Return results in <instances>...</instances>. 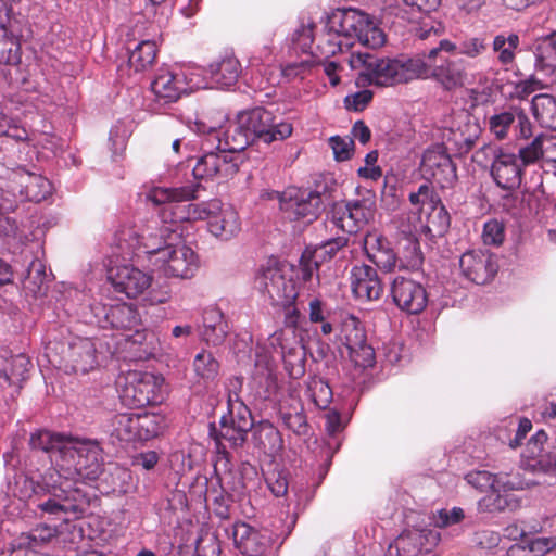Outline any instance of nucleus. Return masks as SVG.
<instances>
[{
	"mask_svg": "<svg viewBox=\"0 0 556 556\" xmlns=\"http://www.w3.org/2000/svg\"><path fill=\"white\" fill-rule=\"evenodd\" d=\"M228 134L218 138L216 151L205 152L193 167V176L202 180H223L232 177L239 168V150L230 149Z\"/></svg>",
	"mask_w": 556,
	"mask_h": 556,
	"instance_id": "nucleus-8",
	"label": "nucleus"
},
{
	"mask_svg": "<svg viewBox=\"0 0 556 556\" xmlns=\"http://www.w3.org/2000/svg\"><path fill=\"white\" fill-rule=\"evenodd\" d=\"M228 333V325L223 313L217 308L205 311L203 316L202 338L208 344H220Z\"/></svg>",
	"mask_w": 556,
	"mask_h": 556,
	"instance_id": "nucleus-34",
	"label": "nucleus"
},
{
	"mask_svg": "<svg viewBox=\"0 0 556 556\" xmlns=\"http://www.w3.org/2000/svg\"><path fill=\"white\" fill-rule=\"evenodd\" d=\"M73 440V437L40 430L31 435L30 445L35 450H41L50 454L53 467L48 471H58V463L64 462L66 455H68L70 447H72Z\"/></svg>",
	"mask_w": 556,
	"mask_h": 556,
	"instance_id": "nucleus-25",
	"label": "nucleus"
},
{
	"mask_svg": "<svg viewBox=\"0 0 556 556\" xmlns=\"http://www.w3.org/2000/svg\"><path fill=\"white\" fill-rule=\"evenodd\" d=\"M502 151V148L485 144L473 153L472 161L481 167H488Z\"/></svg>",
	"mask_w": 556,
	"mask_h": 556,
	"instance_id": "nucleus-63",
	"label": "nucleus"
},
{
	"mask_svg": "<svg viewBox=\"0 0 556 556\" xmlns=\"http://www.w3.org/2000/svg\"><path fill=\"white\" fill-rule=\"evenodd\" d=\"M320 258L311 250H305L300 260V270L303 280H311L318 270Z\"/></svg>",
	"mask_w": 556,
	"mask_h": 556,
	"instance_id": "nucleus-61",
	"label": "nucleus"
},
{
	"mask_svg": "<svg viewBox=\"0 0 556 556\" xmlns=\"http://www.w3.org/2000/svg\"><path fill=\"white\" fill-rule=\"evenodd\" d=\"M279 208L286 219L307 225L319 216L323 201L318 192L291 187L279 195Z\"/></svg>",
	"mask_w": 556,
	"mask_h": 556,
	"instance_id": "nucleus-11",
	"label": "nucleus"
},
{
	"mask_svg": "<svg viewBox=\"0 0 556 556\" xmlns=\"http://www.w3.org/2000/svg\"><path fill=\"white\" fill-rule=\"evenodd\" d=\"M219 370V364L214 355L205 350L199 352L193 359V371L202 380H213Z\"/></svg>",
	"mask_w": 556,
	"mask_h": 556,
	"instance_id": "nucleus-44",
	"label": "nucleus"
},
{
	"mask_svg": "<svg viewBox=\"0 0 556 556\" xmlns=\"http://www.w3.org/2000/svg\"><path fill=\"white\" fill-rule=\"evenodd\" d=\"M363 247L367 257L381 270L393 271L397 265V257L390 242L377 231L368 232Z\"/></svg>",
	"mask_w": 556,
	"mask_h": 556,
	"instance_id": "nucleus-27",
	"label": "nucleus"
},
{
	"mask_svg": "<svg viewBox=\"0 0 556 556\" xmlns=\"http://www.w3.org/2000/svg\"><path fill=\"white\" fill-rule=\"evenodd\" d=\"M289 331L283 329L275 331L267 340L268 350L266 352V361L270 364V361L276 356L283 359L286 366L292 365L293 362L290 359L292 356H295V363H298V367L295 368L296 376L303 374V353L300 355L296 354V350L293 348H289L287 344Z\"/></svg>",
	"mask_w": 556,
	"mask_h": 556,
	"instance_id": "nucleus-32",
	"label": "nucleus"
},
{
	"mask_svg": "<svg viewBox=\"0 0 556 556\" xmlns=\"http://www.w3.org/2000/svg\"><path fill=\"white\" fill-rule=\"evenodd\" d=\"M519 43L520 40L517 34L496 35L492 42V49L496 53L497 61L504 66L511 65L515 62Z\"/></svg>",
	"mask_w": 556,
	"mask_h": 556,
	"instance_id": "nucleus-36",
	"label": "nucleus"
},
{
	"mask_svg": "<svg viewBox=\"0 0 556 556\" xmlns=\"http://www.w3.org/2000/svg\"><path fill=\"white\" fill-rule=\"evenodd\" d=\"M341 340L356 366L366 368L374 365V349L366 343L364 329L357 318L349 316L342 321Z\"/></svg>",
	"mask_w": 556,
	"mask_h": 556,
	"instance_id": "nucleus-15",
	"label": "nucleus"
},
{
	"mask_svg": "<svg viewBox=\"0 0 556 556\" xmlns=\"http://www.w3.org/2000/svg\"><path fill=\"white\" fill-rule=\"evenodd\" d=\"M330 146L333 150L336 160L345 161L352 155L354 142L349 137L341 138L336 136L330 138Z\"/></svg>",
	"mask_w": 556,
	"mask_h": 556,
	"instance_id": "nucleus-60",
	"label": "nucleus"
},
{
	"mask_svg": "<svg viewBox=\"0 0 556 556\" xmlns=\"http://www.w3.org/2000/svg\"><path fill=\"white\" fill-rule=\"evenodd\" d=\"M344 61L354 70L362 68L359 79L363 83L380 87L407 83L426 74V65L420 59H377L357 52Z\"/></svg>",
	"mask_w": 556,
	"mask_h": 556,
	"instance_id": "nucleus-2",
	"label": "nucleus"
},
{
	"mask_svg": "<svg viewBox=\"0 0 556 556\" xmlns=\"http://www.w3.org/2000/svg\"><path fill=\"white\" fill-rule=\"evenodd\" d=\"M253 427V419L248 406L238 397L229 395L228 413L220 418L219 437L233 447L242 445L249 431Z\"/></svg>",
	"mask_w": 556,
	"mask_h": 556,
	"instance_id": "nucleus-12",
	"label": "nucleus"
},
{
	"mask_svg": "<svg viewBox=\"0 0 556 556\" xmlns=\"http://www.w3.org/2000/svg\"><path fill=\"white\" fill-rule=\"evenodd\" d=\"M359 43L368 48H380L386 42V35L381 28L368 16L366 26H363L356 38Z\"/></svg>",
	"mask_w": 556,
	"mask_h": 556,
	"instance_id": "nucleus-50",
	"label": "nucleus"
},
{
	"mask_svg": "<svg viewBox=\"0 0 556 556\" xmlns=\"http://www.w3.org/2000/svg\"><path fill=\"white\" fill-rule=\"evenodd\" d=\"M536 66L546 72L556 70V35L538 40L535 46Z\"/></svg>",
	"mask_w": 556,
	"mask_h": 556,
	"instance_id": "nucleus-41",
	"label": "nucleus"
},
{
	"mask_svg": "<svg viewBox=\"0 0 556 556\" xmlns=\"http://www.w3.org/2000/svg\"><path fill=\"white\" fill-rule=\"evenodd\" d=\"M199 186H184L178 188H153L148 198L155 204H164L159 218L164 223H172L177 227L181 222H208L210 216L219 208L218 200L201 203L182 204V202L195 199Z\"/></svg>",
	"mask_w": 556,
	"mask_h": 556,
	"instance_id": "nucleus-3",
	"label": "nucleus"
},
{
	"mask_svg": "<svg viewBox=\"0 0 556 556\" xmlns=\"http://www.w3.org/2000/svg\"><path fill=\"white\" fill-rule=\"evenodd\" d=\"M64 462L58 463V471H46L40 480L24 478L30 493L22 496L34 498L42 516L65 523L83 518L89 508V498L73 483L78 480L93 481L103 472L102 451L96 441L74 438Z\"/></svg>",
	"mask_w": 556,
	"mask_h": 556,
	"instance_id": "nucleus-1",
	"label": "nucleus"
},
{
	"mask_svg": "<svg viewBox=\"0 0 556 556\" xmlns=\"http://www.w3.org/2000/svg\"><path fill=\"white\" fill-rule=\"evenodd\" d=\"M307 394L319 408H327L332 400V390L329 384L319 377H312L307 381Z\"/></svg>",
	"mask_w": 556,
	"mask_h": 556,
	"instance_id": "nucleus-45",
	"label": "nucleus"
},
{
	"mask_svg": "<svg viewBox=\"0 0 556 556\" xmlns=\"http://www.w3.org/2000/svg\"><path fill=\"white\" fill-rule=\"evenodd\" d=\"M116 386L125 405L142 407L162 400L164 378L151 372L131 370L118 376Z\"/></svg>",
	"mask_w": 556,
	"mask_h": 556,
	"instance_id": "nucleus-7",
	"label": "nucleus"
},
{
	"mask_svg": "<svg viewBox=\"0 0 556 556\" xmlns=\"http://www.w3.org/2000/svg\"><path fill=\"white\" fill-rule=\"evenodd\" d=\"M207 229L214 237L228 241L241 230V222L236 210L219 202V208L208 219Z\"/></svg>",
	"mask_w": 556,
	"mask_h": 556,
	"instance_id": "nucleus-28",
	"label": "nucleus"
},
{
	"mask_svg": "<svg viewBox=\"0 0 556 556\" xmlns=\"http://www.w3.org/2000/svg\"><path fill=\"white\" fill-rule=\"evenodd\" d=\"M441 200L433 191V189L427 185L422 184L416 192H412L409 194L410 203L419 207V211L426 213L431 206L439 203Z\"/></svg>",
	"mask_w": 556,
	"mask_h": 556,
	"instance_id": "nucleus-53",
	"label": "nucleus"
},
{
	"mask_svg": "<svg viewBox=\"0 0 556 556\" xmlns=\"http://www.w3.org/2000/svg\"><path fill=\"white\" fill-rule=\"evenodd\" d=\"M240 63L232 54H226L208 67L211 85L224 88L232 86L240 74Z\"/></svg>",
	"mask_w": 556,
	"mask_h": 556,
	"instance_id": "nucleus-33",
	"label": "nucleus"
},
{
	"mask_svg": "<svg viewBox=\"0 0 556 556\" xmlns=\"http://www.w3.org/2000/svg\"><path fill=\"white\" fill-rule=\"evenodd\" d=\"M130 136L129 127L118 122L110 130V143L113 154L119 155L126 149L127 140Z\"/></svg>",
	"mask_w": 556,
	"mask_h": 556,
	"instance_id": "nucleus-56",
	"label": "nucleus"
},
{
	"mask_svg": "<svg viewBox=\"0 0 556 556\" xmlns=\"http://www.w3.org/2000/svg\"><path fill=\"white\" fill-rule=\"evenodd\" d=\"M544 144L545 135H539L530 143L521 147L517 154L521 165L525 167L534 164L540 159H544Z\"/></svg>",
	"mask_w": 556,
	"mask_h": 556,
	"instance_id": "nucleus-48",
	"label": "nucleus"
},
{
	"mask_svg": "<svg viewBox=\"0 0 556 556\" xmlns=\"http://www.w3.org/2000/svg\"><path fill=\"white\" fill-rule=\"evenodd\" d=\"M368 15L355 9H338L332 12L327 21L326 27L339 33L349 42L357 38L358 33L366 26Z\"/></svg>",
	"mask_w": 556,
	"mask_h": 556,
	"instance_id": "nucleus-26",
	"label": "nucleus"
},
{
	"mask_svg": "<svg viewBox=\"0 0 556 556\" xmlns=\"http://www.w3.org/2000/svg\"><path fill=\"white\" fill-rule=\"evenodd\" d=\"M21 45L16 37L0 27V64L17 66L21 63Z\"/></svg>",
	"mask_w": 556,
	"mask_h": 556,
	"instance_id": "nucleus-40",
	"label": "nucleus"
},
{
	"mask_svg": "<svg viewBox=\"0 0 556 556\" xmlns=\"http://www.w3.org/2000/svg\"><path fill=\"white\" fill-rule=\"evenodd\" d=\"M288 534L278 541L268 529H256L245 522L235 523L232 531L236 547L245 556H266L275 544L279 549Z\"/></svg>",
	"mask_w": 556,
	"mask_h": 556,
	"instance_id": "nucleus-13",
	"label": "nucleus"
},
{
	"mask_svg": "<svg viewBox=\"0 0 556 556\" xmlns=\"http://www.w3.org/2000/svg\"><path fill=\"white\" fill-rule=\"evenodd\" d=\"M478 505L482 511L494 513L506 508H515L518 506V503L508 495H501V492H492V494L480 500Z\"/></svg>",
	"mask_w": 556,
	"mask_h": 556,
	"instance_id": "nucleus-52",
	"label": "nucleus"
},
{
	"mask_svg": "<svg viewBox=\"0 0 556 556\" xmlns=\"http://www.w3.org/2000/svg\"><path fill=\"white\" fill-rule=\"evenodd\" d=\"M468 484L475 489L485 492L491 490L492 492H500L498 490V473L493 475L486 470L471 471L466 476Z\"/></svg>",
	"mask_w": 556,
	"mask_h": 556,
	"instance_id": "nucleus-51",
	"label": "nucleus"
},
{
	"mask_svg": "<svg viewBox=\"0 0 556 556\" xmlns=\"http://www.w3.org/2000/svg\"><path fill=\"white\" fill-rule=\"evenodd\" d=\"M30 367L29 357L22 353L3 359L0 364V392L14 397L27 379Z\"/></svg>",
	"mask_w": 556,
	"mask_h": 556,
	"instance_id": "nucleus-22",
	"label": "nucleus"
},
{
	"mask_svg": "<svg viewBox=\"0 0 556 556\" xmlns=\"http://www.w3.org/2000/svg\"><path fill=\"white\" fill-rule=\"evenodd\" d=\"M531 556H543L556 547L555 536H540L531 540L528 544Z\"/></svg>",
	"mask_w": 556,
	"mask_h": 556,
	"instance_id": "nucleus-64",
	"label": "nucleus"
},
{
	"mask_svg": "<svg viewBox=\"0 0 556 556\" xmlns=\"http://www.w3.org/2000/svg\"><path fill=\"white\" fill-rule=\"evenodd\" d=\"M533 482L526 480L519 471L516 472H500L498 473V490L500 492H507L514 490H523L532 485Z\"/></svg>",
	"mask_w": 556,
	"mask_h": 556,
	"instance_id": "nucleus-55",
	"label": "nucleus"
},
{
	"mask_svg": "<svg viewBox=\"0 0 556 556\" xmlns=\"http://www.w3.org/2000/svg\"><path fill=\"white\" fill-rule=\"evenodd\" d=\"M314 66V60L312 56H307L304 60H301L300 62L289 63L286 64L281 73L282 75L288 79H296V78H303L306 73L311 71V68Z\"/></svg>",
	"mask_w": 556,
	"mask_h": 556,
	"instance_id": "nucleus-59",
	"label": "nucleus"
},
{
	"mask_svg": "<svg viewBox=\"0 0 556 556\" xmlns=\"http://www.w3.org/2000/svg\"><path fill=\"white\" fill-rule=\"evenodd\" d=\"M395 304L409 314H419L428 303V295L425 287L406 277H396L391 288Z\"/></svg>",
	"mask_w": 556,
	"mask_h": 556,
	"instance_id": "nucleus-20",
	"label": "nucleus"
},
{
	"mask_svg": "<svg viewBox=\"0 0 556 556\" xmlns=\"http://www.w3.org/2000/svg\"><path fill=\"white\" fill-rule=\"evenodd\" d=\"M67 365L75 374H87L97 366L94 343L87 338L77 339L70 345Z\"/></svg>",
	"mask_w": 556,
	"mask_h": 556,
	"instance_id": "nucleus-30",
	"label": "nucleus"
},
{
	"mask_svg": "<svg viewBox=\"0 0 556 556\" xmlns=\"http://www.w3.org/2000/svg\"><path fill=\"white\" fill-rule=\"evenodd\" d=\"M271 122V113L261 108L240 112L232 126V134L228 135L230 149L242 151L256 140L271 143L291 136L290 123L281 122L274 125Z\"/></svg>",
	"mask_w": 556,
	"mask_h": 556,
	"instance_id": "nucleus-4",
	"label": "nucleus"
},
{
	"mask_svg": "<svg viewBox=\"0 0 556 556\" xmlns=\"http://www.w3.org/2000/svg\"><path fill=\"white\" fill-rule=\"evenodd\" d=\"M464 519V511L462 508L454 507L451 510L441 509L433 516V522L437 527H448L456 525Z\"/></svg>",
	"mask_w": 556,
	"mask_h": 556,
	"instance_id": "nucleus-62",
	"label": "nucleus"
},
{
	"mask_svg": "<svg viewBox=\"0 0 556 556\" xmlns=\"http://www.w3.org/2000/svg\"><path fill=\"white\" fill-rule=\"evenodd\" d=\"M254 287L267 296L273 305L288 307L298 296L292 267L271 260L258 269Z\"/></svg>",
	"mask_w": 556,
	"mask_h": 556,
	"instance_id": "nucleus-6",
	"label": "nucleus"
},
{
	"mask_svg": "<svg viewBox=\"0 0 556 556\" xmlns=\"http://www.w3.org/2000/svg\"><path fill=\"white\" fill-rule=\"evenodd\" d=\"M156 45L151 40H143L130 50L128 64L136 72L149 68L156 58Z\"/></svg>",
	"mask_w": 556,
	"mask_h": 556,
	"instance_id": "nucleus-37",
	"label": "nucleus"
},
{
	"mask_svg": "<svg viewBox=\"0 0 556 556\" xmlns=\"http://www.w3.org/2000/svg\"><path fill=\"white\" fill-rule=\"evenodd\" d=\"M160 226L159 220H152L144 229L138 231L131 227H125L115 236L118 249L126 255L135 250H141L150 256V262L156 261L160 252L169 245L170 241L179 239L178 227L172 223H164Z\"/></svg>",
	"mask_w": 556,
	"mask_h": 556,
	"instance_id": "nucleus-5",
	"label": "nucleus"
},
{
	"mask_svg": "<svg viewBox=\"0 0 556 556\" xmlns=\"http://www.w3.org/2000/svg\"><path fill=\"white\" fill-rule=\"evenodd\" d=\"M7 180L12 182L18 199L41 202L52 193L51 182L41 175L33 174L22 167L7 174Z\"/></svg>",
	"mask_w": 556,
	"mask_h": 556,
	"instance_id": "nucleus-19",
	"label": "nucleus"
},
{
	"mask_svg": "<svg viewBox=\"0 0 556 556\" xmlns=\"http://www.w3.org/2000/svg\"><path fill=\"white\" fill-rule=\"evenodd\" d=\"M352 47L353 42H349L339 33L326 27V33L317 45V58L329 59L334 56L338 52L348 51Z\"/></svg>",
	"mask_w": 556,
	"mask_h": 556,
	"instance_id": "nucleus-38",
	"label": "nucleus"
},
{
	"mask_svg": "<svg viewBox=\"0 0 556 556\" xmlns=\"http://www.w3.org/2000/svg\"><path fill=\"white\" fill-rule=\"evenodd\" d=\"M109 279L116 291L134 299L143 294L153 281L152 275L129 264L110 268Z\"/></svg>",
	"mask_w": 556,
	"mask_h": 556,
	"instance_id": "nucleus-18",
	"label": "nucleus"
},
{
	"mask_svg": "<svg viewBox=\"0 0 556 556\" xmlns=\"http://www.w3.org/2000/svg\"><path fill=\"white\" fill-rule=\"evenodd\" d=\"M208 84L201 85L193 77L189 83L186 81V75L182 72H173L170 70H160L151 83V90L155 100L167 104L177 101L187 89L207 88Z\"/></svg>",
	"mask_w": 556,
	"mask_h": 556,
	"instance_id": "nucleus-16",
	"label": "nucleus"
},
{
	"mask_svg": "<svg viewBox=\"0 0 556 556\" xmlns=\"http://www.w3.org/2000/svg\"><path fill=\"white\" fill-rule=\"evenodd\" d=\"M376 195L364 192L361 198L333 205L328 222L343 232L355 233L375 218Z\"/></svg>",
	"mask_w": 556,
	"mask_h": 556,
	"instance_id": "nucleus-9",
	"label": "nucleus"
},
{
	"mask_svg": "<svg viewBox=\"0 0 556 556\" xmlns=\"http://www.w3.org/2000/svg\"><path fill=\"white\" fill-rule=\"evenodd\" d=\"M351 288L354 295L363 301H376L383 292V285L371 266L359 264L350 273Z\"/></svg>",
	"mask_w": 556,
	"mask_h": 556,
	"instance_id": "nucleus-24",
	"label": "nucleus"
},
{
	"mask_svg": "<svg viewBox=\"0 0 556 556\" xmlns=\"http://www.w3.org/2000/svg\"><path fill=\"white\" fill-rule=\"evenodd\" d=\"M122 336L124 337L126 345H129L130 350L134 345H139L143 346V354H150L152 352L151 343L154 338L152 332H148L136 327L132 331L123 333Z\"/></svg>",
	"mask_w": 556,
	"mask_h": 556,
	"instance_id": "nucleus-57",
	"label": "nucleus"
},
{
	"mask_svg": "<svg viewBox=\"0 0 556 556\" xmlns=\"http://www.w3.org/2000/svg\"><path fill=\"white\" fill-rule=\"evenodd\" d=\"M47 283V275L41 265L33 263L23 282L24 290L33 296H40L46 293Z\"/></svg>",
	"mask_w": 556,
	"mask_h": 556,
	"instance_id": "nucleus-46",
	"label": "nucleus"
},
{
	"mask_svg": "<svg viewBox=\"0 0 556 556\" xmlns=\"http://www.w3.org/2000/svg\"><path fill=\"white\" fill-rule=\"evenodd\" d=\"M532 114L538 123L556 130V99L546 93L536 94L532 99Z\"/></svg>",
	"mask_w": 556,
	"mask_h": 556,
	"instance_id": "nucleus-35",
	"label": "nucleus"
},
{
	"mask_svg": "<svg viewBox=\"0 0 556 556\" xmlns=\"http://www.w3.org/2000/svg\"><path fill=\"white\" fill-rule=\"evenodd\" d=\"M486 50L484 40L479 37L465 38L458 45V53L468 59H476L483 54Z\"/></svg>",
	"mask_w": 556,
	"mask_h": 556,
	"instance_id": "nucleus-58",
	"label": "nucleus"
},
{
	"mask_svg": "<svg viewBox=\"0 0 556 556\" xmlns=\"http://www.w3.org/2000/svg\"><path fill=\"white\" fill-rule=\"evenodd\" d=\"M437 543V534L430 530L412 529L405 530L395 540V548L399 556H420L429 552Z\"/></svg>",
	"mask_w": 556,
	"mask_h": 556,
	"instance_id": "nucleus-29",
	"label": "nucleus"
},
{
	"mask_svg": "<svg viewBox=\"0 0 556 556\" xmlns=\"http://www.w3.org/2000/svg\"><path fill=\"white\" fill-rule=\"evenodd\" d=\"M481 238L486 245L500 247L505 239L504 223L495 218L485 222Z\"/></svg>",
	"mask_w": 556,
	"mask_h": 556,
	"instance_id": "nucleus-54",
	"label": "nucleus"
},
{
	"mask_svg": "<svg viewBox=\"0 0 556 556\" xmlns=\"http://www.w3.org/2000/svg\"><path fill=\"white\" fill-rule=\"evenodd\" d=\"M425 214L427 215V227L429 230H433L441 235L448 228L450 214L441 200H439V203L431 206Z\"/></svg>",
	"mask_w": 556,
	"mask_h": 556,
	"instance_id": "nucleus-49",
	"label": "nucleus"
},
{
	"mask_svg": "<svg viewBox=\"0 0 556 556\" xmlns=\"http://www.w3.org/2000/svg\"><path fill=\"white\" fill-rule=\"evenodd\" d=\"M424 63L426 71L430 70L432 77L445 89L460 87L466 80V66L462 59L438 58V50H430Z\"/></svg>",
	"mask_w": 556,
	"mask_h": 556,
	"instance_id": "nucleus-17",
	"label": "nucleus"
},
{
	"mask_svg": "<svg viewBox=\"0 0 556 556\" xmlns=\"http://www.w3.org/2000/svg\"><path fill=\"white\" fill-rule=\"evenodd\" d=\"M462 274L477 285L489 282L497 271L495 256L482 250L465 252L459 258Z\"/></svg>",
	"mask_w": 556,
	"mask_h": 556,
	"instance_id": "nucleus-21",
	"label": "nucleus"
},
{
	"mask_svg": "<svg viewBox=\"0 0 556 556\" xmlns=\"http://www.w3.org/2000/svg\"><path fill=\"white\" fill-rule=\"evenodd\" d=\"M103 313L104 320H99L102 327L111 326L126 333L140 326V315L130 304L122 303L108 309L103 307Z\"/></svg>",
	"mask_w": 556,
	"mask_h": 556,
	"instance_id": "nucleus-31",
	"label": "nucleus"
},
{
	"mask_svg": "<svg viewBox=\"0 0 556 556\" xmlns=\"http://www.w3.org/2000/svg\"><path fill=\"white\" fill-rule=\"evenodd\" d=\"M140 441H147L159 435L165 427L164 418L160 415L138 414Z\"/></svg>",
	"mask_w": 556,
	"mask_h": 556,
	"instance_id": "nucleus-47",
	"label": "nucleus"
},
{
	"mask_svg": "<svg viewBox=\"0 0 556 556\" xmlns=\"http://www.w3.org/2000/svg\"><path fill=\"white\" fill-rule=\"evenodd\" d=\"M152 264L164 276L178 279H190L199 269L198 255L180 237L165 245Z\"/></svg>",
	"mask_w": 556,
	"mask_h": 556,
	"instance_id": "nucleus-10",
	"label": "nucleus"
},
{
	"mask_svg": "<svg viewBox=\"0 0 556 556\" xmlns=\"http://www.w3.org/2000/svg\"><path fill=\"white\" fill-rule=\"evenodd\" d=\"M138 414H121L113 421V435L123 442L140 441Z\"/></svg>",
	"mask_w": 556,
	"mask_h": 556,
	"instance_id": "nucleus-39",
	"label": "nucleus"
},
{
	"mask_svg": "<svg viewBox=\"0 0 556 556\" xmlns=\"http://www.w3.org/2000/svg\"><path fill=\"white\" fill-rule=\"evenodd\" d=\"M491 176L495 184L505 190H514L521 184L523 166L517 154L503 150L491 163Z\"/></svg>",
	"mask_w": 556,
	"mask_h": 556,
	"instance_id": "nucleus-23",
	"label": "nucleus"
},
{
	"mask_svg": "<svg viewBox=\"0 0 556 556\" xmlns=\"http://www.w3.org/2000/svg\"><path fill=\"white\" fill-rule=\"evenodd\" d=\"M420 170L425 179L437 181L442 188L452 186L456 179V167L447 149L442 144L427 149L422 155Z\"/></svg>",
	"mask_w": 556,
	"mask_h": 556,
	"instance_id": "nucleus-14",
	"label": "nucleus"
},
{
	"mask_svg": "<svg viewBox=\"0 0 556 556\" xmlns=\"http://www.w3.org/2000/svg\"><path fill=\"white\" fill-rule=\"evenodd\" d=\"M227 122V116L219 110H210L203 112L195 122L197 130L201 134L213 136L218 142L220 131L224 124Z\"/></svg>",
	"mask_w": 556,
	"mask_h": 556,
	"instance_id": "nucleus-42",
	"label": "nucleus"
},
{
	"mask_svg": "<svg viewBox=\"0 0 556 556\" xmlns=\"http://www.w3.org/2000/svg\"><path fill=\"white\" fill-rule=\"evenodd\" d=\"M516 123V109L511 111H501L491 115L488 119L490 132L498 140L508 137L509 129Z\"/></svg>",
	"mask_w": 556,
	"mask_h": 556,
	"instance_id": "nucleus-43",
	"label": "nucleus"
}]
</instances>
